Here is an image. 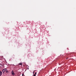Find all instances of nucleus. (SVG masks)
<instances>
[{
	"mask_svg": "<svg viewBox=\"0 0 76 76\" xmlns=\"http://www.w3.org/2000/svg\"><path fill=\"white\" fill-rule=\"evenodd\" d=\"M22 63H20L19 64V65H22Z\"/></svg>",
	"mask_w": 76,
	"mask_h": 76,
	"instance_id": "nucleus-4",
	"label": "nucleus"
},
{
	"mask_svg": "<svg viewBox=\"0 0 76 76\" xmlns=\"http://www.w3.org/2000/svg\"><path fill=\"white\" fill-rule=\"evenodd\" d=\"M11 73H12V75H13V76H14V75H15V73H14V72H13V71H12Z\"/></svg>",
	"mask_w": 76,
	"mask_h": 76,
	"instance_id": "nucleus-2",
	"label": "nucleus"
},
{
	"mask_svg": "<svg viewBox=\"0 0 76 76\" xmlns=\"http://www.w3.org/2000/svg\"><path fill=\"white\" fill-rule=\"evenodd\" d=\"M33 73H34V72H33Z\"/></svg>",
	"mask_w": 76,
	"mask_h": 76,
	"instance_id": "nucleus-11",
	"label": "nucleus"
},
{
	"mask_svg": "<svg viewBox=\"0 0 76 76\" xmlns=\"http://www.w3.org/2000/svg\"><path fill=\"white\" fill-rule=\"evenodd\" d=\"M0 75H2V72L1 71H0Z\"/></svg>",
	"mask_w": 76,
	"mask_h": 76,
	"instance_id": "nucleus-3",
	"label": "nucleus"
},
{
	"mask_svg": "<svg viewBox=\"0 0 76 76\" xmlns=\"http://www.w3.org/2000/svg\"><path fill=\"white\" fill-rule=\"evenodd\" d=\"M24 75V74H22V76H23Z\"/></svg>",
	"mask_w": 76,
	"mask_h": 76,
	"instance_id": "nucleus-6",
	"label": "nucleus"
},
{
	"mask_svg": "<svg viewBox=\"0 0 76 76\" xmlns=\"http://www.w3.org/2000/svg\"><path fill=\"white\" fill-rule=\"evenodd\" d=\"M1 76V75H0V76Z\"/></svg>",
	"mask_w": 76,
	"mask_h": 76,
	"instance_id": "nucleus-10",
	"label": "nucleus"
},
{
	"mask_svg": "<svg viewBox=\"0 0 76 76\" xmlns=\"http://www.w3.org/2000/svg\"><path fill=\"white\" fill-rule=\"evenodd\" d=\"M6 73H8V71H6Z\"/></svg>",
	"mask_w": 76,
	"mask_h": 76,
	"instance_id": "nucleus-5",
	"label": "nucleus"
},
{
	"mask_svg": "<svg viewBox=\"0 0 76 76\" xmlns=\"http://www.w3.org/2000/svg\"><path fill=\"white\" fill-rule=\"evenodd\" d=\"M29 69V68H28V70Z\"/></svg>",
	"mask_w": 76,
	"mask_h": 76,
	"instance_id": "nucleus-9",
	"label": "nucleus"
},
{
	"mask_svg": "<svg viewBox=\"0 0 76 76\" xmlns=\"http://www.w3.org/2000/svg\"><path fill=\"white\" fill-rule=\"evenodd\" d=\"M34 76H36V75H35V74H34Z\"/></svg>",
	"mask_w": 76,
	"mask_h": 76,
	"instance_id": "nucleus-7",
	"label": "nucleus"
},
{
	"mask_svg": "<svg viewBox=\"0 0 76 76\" xmlns=\"http://www.w3.org/2000/svg\"><path fill=\"white\" fill-rule=\"evenodd\" d=\"M35 75H37V72H36L35 73Z\"/></svg>",
	"mask_w": 76,
	"mask_h": 76,
	"instance_id": "nucleus-8",
	"label": "nucleus"
},
{
	"mask_svg": "<svg viewBox=\"0 0 76 76\" xmlns=\"http://www.w3.org/2000/svg\"><path fill=\"white\" fill-rule=\"evenodd\" d=\"M6 69H3L2 70V72H3L4 73V72L6 71Z\"/></svg>",
	"mask_w": 76,
	"mask_h": 76,
	"instance_id": "nucleus-1",
	"label": "nucleus"
}]
</instances>
